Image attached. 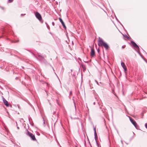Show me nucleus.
Segmentation results:
<instances>
[{"instance_id": "nucleus-1", "label": "nucleus", "mask_w": 147, "mask_h": 147, "mask_svg": "<svg viewBox=\"0 0 147 147\" xmlns=\"http://www.w3.org/2000/svg\"><path fill=\"white\" fill-rule=\"evenodd\" d=\"M98 45L99 46H103L106 50L108 49L109 48L108 45L100 37L98 38Z\"/></svg>"}, {"instance_id": "nucleus-2", "label": "nucleus", "mask_w": 147, "mask_h": 147, "mask_svg": "<svg viewBox=\"0 0 147 147\" xmlns=\"http://www.w3.org/2000/svg\"><path fill=\"white\" fill-rule=\"evenodd\" d=\"M26 134L27 135L30 136L32 140L33 141L36 140V139L34 135L29 132L28 130H26Z\"/></svg>"}, {"instance_id": "nucleus-3", "label": "nucleus", "mask_w": 147, "mask_h": 147, "mask_svg": "<svg viewBox=\"0 0 147 147\" xmlns=\"http://www.w3.org/2000/svg\"><path fill=\"white\" fill-rule=\"evenodd\" d=\"M129 119L131 123L134 125L135 127L137 129L139 128L138 125H137L136 122L133 119H132L131 117H129Z\"/></svg>"}, {"instance_id": "nucleus-4", "label": "nucleus", "mask_w": 147, "mask_h": 147, "mask_svg": "<svg viewBox=\"0 0 147 147\" xmlns=\"http://www.w3.org/2000/svg\"><path fill=\"white\" fill-rule=\"evenodd\" d=\"M36 17L40 21L42 20L41 16L40 14L38 12H36L35 13Z\"/></svg>"}, {"instance_id": "nucleus-5", "label": "nucleus", "mask_w": 147, "mask_h": 147, "mask_svg": "<svg viewBox=\"0 0 147 147\" xmlns=\"http://www.w3.org/2000/svg\"><path fill=\"white\" fill-rule=\"evenodd\" d=\"M131 43L134 47L138 49H139V46L134 41H131Z\"/></svg>"}, {"instance_id": "nucleus-6", "label": "nucleus", "mask_w": 147, "mask_h": 147, "mask_svg": "<svg viewBox=\"0 0 147 147\" xmlns=\"http://www.w3.org/2000/svg\"><path fill=\"white\" fill-rule=\"evenodd\" d=\"M121 65L122 67H123V69H124L125 72H126V71H127V68L125 65V63H124L122 62L121 63Z\"/></svg>"}, {"instance_id": "nucleus-7", "label": "nucleus", "mask_w": 147, "mask_h": 147, "mask_svg": "<svg viewBox=\"0 0 147 147\" xmlns=\"http://www.w3.org/2000/svg\"><path fill=\"white\" fill-rule=\"evenodd\" d=\"M59 21L61 22L62 25L63 26V28L65 29L66 28V26L62 20L60 18H59Z\"/></svg>"}, {"instance_id": "nucleus-8", "label": "nucleus", "mask_w": 147, "mask_h": 147, "mask_svg": "<svg viewBox=\"0 0 147 147\" xmlns=\"http://www.w3.org/2000/svg\"><path fill=\"white\" fill-rule=\"evenodd\" d=\"M93 129H94V138H95V139L96 142L97 137V134L96 133L95 128L94 127Z\"/></svg>"}, {"instance_id": "nucleus-9", "label": "nucleus", "mask_w": 147, "mask_h": 147, "mask_svg": "<svg viewBox=\"0 0 147 147\" xmlns=\"http://www.w3.org/2000/svg\"><path fill=\"white\" fill-rule=\"evenodd\" d=\"M95 55V51L94 49H91V52L90 55L91 57H93Z\"/></svg>"}, {"instance_id": "nucleus-10", "label": "nucleus", "mask_w": 147, "mask_h": 147, "mask_svg": "<svg viewBox=\"0 0 147 147\" xmlns=\"http://www.w3.org/2000/svg\"><path fill=\"white\" fill-rule=\"evenodd\" d=\"M3 100L4 104L7 106H9V104L8 102L5 99L3 98Z\"/></svg>"}, {"instance_id": "nucleus-11", "label": "nucleus", "mask_w": 147, "mask_h": 147, "mask_svg": "<svg viewBox=\"0 0 147 147\" xmlns=\"http://www.w3.org/2000/svg\"><path fill=\"white\" fill-rule=\"evenodd\" d=\"M82 68L83 69V70L84 71V70H86V67L85 65H82Z\"/></svg>"}, {"instance_id": "nucleus-12", "label": "nucleus", "mask_w": 147, "mask_h": 147, "mask_svg": "<svg viewBox=\"0 0 147 147\" xmlns=\"http://www.w3.org/2000/svg\"><path fill=\"white\" fill-rule=\"evenodd\" d=\"M145 127L147 129V123H145Z\"/></svg>"}, {"instance_id": "nucleus-13", "label": "nucleus", "mask_w": 147, "mask_h": 147, "mask_svg": "<svg viewBox=\"0 0 147 147\" xmlns=\"http://www.w3.org/2000/svg\"><path fill=\"white\" fill-rule=\"evenodd\" d=\"M52 25H53V26H54V25L55 23H54V22H52Z\"/></svg>"}, {"instance_id": "nucleus-14", "label": "nucleus", "mask_w": 147, "mask_h": 147, "mask_svg": "<svg viewBox=\"0 0 147 147\" xmlns=\"http://www.w3.org/2000/svg\"><path fill=\"white\" fill-rule=\"evenodd\" d=\"M46 24H47L46 23ZM47 24V28L49 29V26H48V25H47V24Z\"/></svg>"}, {"instance_id": "nucleus-15", "label": "nucleus", "mask_w": 147, "mask_h": 147, "mask_svg": "<svg viewBox=\"0 0 147 147\" xmlns=\"http://www.w3.org/2000/svg\"><path fill=\"white\" fill-rule=\"evenodd\" d=\"M125 47V46H123L122 47V48L123 49Z\"/></svg>"}, {"instance_id": "nucleus-16", "label": "nucleus", "mask_w": 147, "mask_h": 147, "mask_svg": "<svg viewBox=\"0 0 147 147\" xmlns=\"http://www.w3.org/2000/svg\"><path fill=\"white\" fill-rule=\"evenodd\" d=\"M13 1V0H10V3L12 2Z\"/></svg>"}, {"instance_id": "nucleus-17", "label": "nucleus", "mask_w": 147, "mask_h": 147, "mask_svg": "<svg viewBox=\"0 0 147 147\" xmlns=\"http://www.w3.org/2000/svg\"><path fill=\"white\" fill-rule=\"evenodd\" d=\"M95 82H96V83H97V84L98 85V82L96 80H95Z\"/></svg>"}, {"instance_id": "nucleus-18", "label": "nucleus", "mask_w": 147, "mask_h": 147, "mask_svg": "<svg viewBox=\"0 0 147 147\" xmlns=\"http://www.w3.org/2000/svg\"><path fill=\"white\" fill-rule=\"evenodd\" d=\"M70 95H71L72 94V92L71 91H70L69 93Z\"/></svg>"}, {"instance_id": "nucleus-19", "label": "nucleus", "mask_w": 147, "mask_h": 147, "mask_svg": "<svg viewBox=\"0 0 147 147\" xmlns=\"http://www.w3.org/2000/svg\"><path fill=\"white\" fill-rule=\"evenodd\" d=\"M126 37L127 39H129V37L127 36H126Z\"/></svg>"}, {"instance_id": "nucleus-20", "label": "nucleus", "mask_w": 147, "mask_h": 147, "mask_svg": "<svg viewBox=\"0 0 147 147\" xmlns=\"http://www.w3.org/2000/svg\"><path fill=\"white\" fill-rule=\"evenodd\" d=\"M17 128L18 129H19V127H17Z\"/></svg>"}, {"instance_id": "nucleus-21", "label": "nucleus", "mask_w": 147, "mask_h": 147, "mask_svg": "<svg viewBox=\"0 0 147 147\" xmlns=\"http://www.w3.org/2000/svg\"><path fill=\"white\" fill-rule=\"evenodd\" d=\"M1 8H2V9H3V7H1Z\"/></svg>"}, {"instance_id": "nucleus-22", "label": "nucleus", "mask_w": 147, "mask_h": 147, "mask_svg": "<svg viewBox=\"0 0 147 147\" xmlns=\"http://www.w3.org/2000/svg\"><path fill=\"white\" fill-rule=\"evenodd\" d=\"M94 105H95V102H94Z\"/></svg>"}, {"instance_id": "nucleus-23", "label": "nucleus", "mask_w": 147, "mask_h": 147, "mask_svg": "<svg viewBox=\"0 0 147 147\" xmlns=\"http://www.w3.org/2000/svg\"><path fill=\"white\" fill-rule=\"evenodd\" d=\"M121 143H123V142H122V141H121Z\"/></svg>"}, {"instance_id": "nucleus-24", "label": "nucleus", "mask_w": 147, "mask_h": 147, "mask_svg": "<svg viewBox=\"0 0 147 147\" xmlns=\"http://www.w3.org/2000/svg\"><path fill=\"white\" fill-rule=\"evenodd\" d=\"M8 2H9V0H8Z\"/></svg>"}, {"instance_id": "nucleus-25", "label": "nucleus", "mask_w": 147, "mask_h": 147, "mask_svg": "<svg viewBox=\"0 0 147 147\" xmlns=\"http://www.w3.org/2000/svg\"><path fill=\"white\" fill-rule=\"evenodd\" d=\"M22 15H23V14H21V16H22Z\"/></svg>"}, {"instance_id": "nucleus-26", "label": "nucleus", "mask_w": 147, "mask_h": 147, "mask_svg": "<svg viewBox=\"0 0 147 147\" xmlns=\"http://www.w3.org/2000/svg\"><path fill=\"white\" fill-rule=\"evenodd\" d=\"M9 106H10V107H11V105H9Z\"/></svg>"}, {"instance_id": "nucleus-27", "label": "nucleus", "mask_w": 147, "mask_h": 147, "mask_svg": "<svg viewBox=\"0 0 147 147\" xmlns=\"http://www.w3.org/2000/svg\"><path fill=\"white\" fill-rule=\"evenodd\" d=\"M44 123L45 124V122H44Z\"/></svg>"}, {"instance_id": "nucleus-28", "label": "nucleus", "mask_w": 147, "mask_h": 147, "mask_svg": "<svg viewBox=\"0 0 147 147\" xmlns=\"http://www.w3.org/2000/svg\"><path fill=\"white\" fill-rule=\"evenodd\" d=\"M16 125H17V124L16 122Z\"/></svg>"}, {"instance_id": "nucleus-29", "label": "nucleus", "mask_w": 147, "mask_h": 147, "mask_svg": "<svg viewBox=\"0 0 147 147\" xmlns=\"http://www.w3.org/2000/svg\"><path fill=\"white\" fill-rule=\"evenodd\" d=\"M7 113H8V112H7Z\"/></svg>"}]
</instances>
